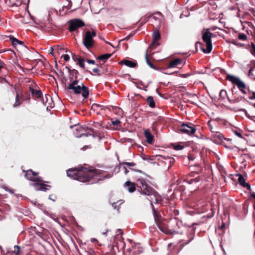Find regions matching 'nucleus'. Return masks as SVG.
<instances>
[{"instance_id":"1","label":"nucleus","mask_w":255,"mask_h":255,"mask_svg":"<svg viewBox=\"0 0 255 255\" xmlns=\"http://www.w3.org/2000/svg\"><path fill=\"white\" fill-rule=\"evenodd\" d=\"M105 173V171L100 169L83 166L69 169L67 171L68 176L80 182H89L90 184L97 183L99 181L110 178L113 176V174Z\"/></svg>"},{"instance_id":"2","label":"nucleus","mask_w":255,"mask_h":255,"mask_svg":"<svg viewBox=\"0 0 255 255\" xmlns=\"http://www.w3.org/2000/svg\"><path fill=\"white\" fill-rule=\"evenodd\" d=\"M69 73V80L70 83L66 86L65 84V89L70 93H73L75 95L81 94L83 100L88 98L89 95V91L88 87H86L82 82L79 83L78 80V75L79 72L75 69H70L66 67Z\"/></svg>"},{"instance_id":"3","label":"nucleus","mask_w":255,"mask_h":255,"mask_svg":"<svg viewBox=\"0 0 255 255\" xmlns=\"http://www.w3.org/2000/svg\"><path fill=\"white\" fill-rule=\"evenodd\" d=\"M136 185L137 190L140 194L147 196L150 204H160L162 202L161 196L143 179H139Z\"/></svg>"},{"instance_id":"4","label":"nucleus","mask_w":255,"mask_h":255,"mask_svg":"<svg viewBox=\"0 0 255 255\" xmlns=\"http://www.w3.org/2000/svg\"><path fill=\"white\" fill-rule=\"evenodd\" d=\"M169 224H176V227H174V228L172 229H169V227L162 222L156 225L159 230L166 235H174L179 234V231L178 230L180 229V226L182 225V222L180 221L178 218L175 217L170 220Z\"/></svg>"},{"instance_id":"5","label":"nucleus","mask_w":255,"mask_h":255,"mask_svg":"<svg viewBox=\"0 0 255 255\" xmlns=\"http://www.w3.org/2000/svg\"><path fill=\"white\" fill-rule=\"evenodd\" d=\"M215 35L213 33L211 32L209 28H207L205 31L202 33V39L203 41L206 43V48L203 49V52L205 53H209L212 50V43L211 38L214 37Z\"/></svg>"},{"instance_id":"6","label":"nucleus","mask_w":255,"mask_h":255,"mask_svg":"<svg viewBox=\"0 0 255 255\" xmlns=\"http://www.w3.org/2000/svg\"><path fill=\"white\" fill-rule=\"evenodd\" d=\"M96 35V33L94 30H92V32L90 31L86 32L83 39V44L88 49L94 46L95 41L93 39V37H95Z\"/></svg>"},{"instance_id":"7","label":"nucleus","mask_w":255,"mask_h":255,"mask_svg":"<svg viewBox=\"0 0 255 255\" xmlns=\"http://www.w3.org/2000/svg\"><path fill=\"white\" fill-rule=\"evenodd\" d=\"M179 131L189 135L194 134L196 131L195 125L191 123H183L179 127Z\"/></svg>"},{"instance_id":"8","label":"nucleus","mask_w":255,"mask_h":255,"mask_svg":"<svg viewBox=\"0 0 255 255\" xmlns=\"http://www.w3.org/2000/svg\"><path fill=\"white\" fill-rule=\"evenodd\" d=\"M23 171L25 173L24 176L27 179L34 182H44L42 178L38 176V172H35L31 169H29L26 171L23 170Z\"/></svg>"},{"instance_id":"9","label":"nucleus","mask_w":255,"mask_h":255,"mask_svg":"<svg viewBox=\"0 0 255 255\" xmlns=\"http://www.w3.org/2000/svg\"><path fill=\"white\" fill-rule=\"evenodd\" d=\"M84 25V22L80 19H74L70 20L69 21L68 30L70 32H72Z\"/></svg>"},{"instance_id":"10","label":"nucleus","mask_w":255,"mask_h":255,"mask_svg":"<svg viewBox=\"0 0 255 255\" xmlns=\"http://www.w3.org/2000/svg\"><path fill=\"white\" fill-rule=\"evenodd\" d=\"M29 83H31L30 81H28ZM31 84L29 85V90L30 92L32 98L33 99H39L42 97V93L40 90H35L34 89V86L36 87L37 85L34 83V82H31Z\"/></svg>"},{"instance_id":"11","label":"nucleus","mask_w":255,"mask_h":255,"mask_svg":"<svg viewBox=\"0 0 255 255\" xmlns=\"http://www.w3.org/2000/svg\"><path fill=\"white\" fill-rule=\"evenodd\" d=\"M226 79L236 85L239 88H246L245 84L239 78L231 75H227Z\"/></svg>"},{"instance_id":"12","label":"nucleus","mask_w":255,"mask_h":255,"mask_svg":"<svg viewBox=\"0 0 255 255\" xmlns=\"http://www.w3.org/2000/svg\"><path fill=\"white\" fill-rule=\"evenodd\" d=\"M160 38V34L158 30H155L152 34V42L150 44V47L152 49L155 48L157 46L159 45L158 40Z\"/></svg>"},{"instance_id":"13","label":"nucleus","mask_w":255,"mask_h":255,"mask_svg":"<svg viewBox=\"0 0 255 255\" xmlns=\"http://www.w3.org/2000/svg\"><path fill=\"white\" fill-rule=\"evenodd\" d=\"M123 234V231L122 229H118L117 231V234L116 239L114 240V244L119 249L120 247L122 249H124L126 246V244L124 241V239L120 236L119 239V243H118L116 241L117 239L119 237V235L122 236Z\"/></svg>"},{"instance_id":"14","label":"nucleus","mask_w":255,"mask_h":255,"mask_svg":"<svg viewBox=\"0 0 255 255\" xmlns=\"http://www.w3.org/2000/svg\"><path fill=\"white\" fill-rule=\"evenodd\" d=\"M209 128L212 134L218 131V119L210 120L207 123Z\"/></svg>"},{"instance_id":"15","label":"nucleus","mask_w":255,"mask_h":255,"mask_svg":"<svg viewBox=\"0 0 255 255\" xmlns=\"http://www.w3.org/2000/svg\"><path fill=\"white\" fill-rule=\"evenodd\" d=\"M33 185L34 187L36 188L37 190L43 191H46L51 187L50 185H47L41 182H36L35 183L33 184Z\"/></svg>"},{"instance_id":"16","label":"nucleus","mask_w":255,"mask_h":255,"mask_svg":"<svg viewBox=\"0 0 255 255\" xmlns=\"http://www.w3.org/2000/svg\"><path fill=\"white\" fill-rule=\"evenodd\" d=\"M153 210V214L154 218V221L156 224H157L162 222L161 216L160 213L157 211V209H155L153 203L150 204Z\"/></svg>"},{"instance_id":"17","label":"nucleus","mask_w":255,"mask_h":255,"mask_svg":"<svg viewBox=\"0 0 255 255\" xmlns=\"http://www.w3.org/2000/svg\"><path fill=\"white\" fill-rule=\"evenodd\" d=\"M23 101H24L23 99V96H21L20 94L16 92L15 95V101L12 107L14 108L19 107L22 104Z\"/></svg>"},{"instance_id":"18","label":"nucleus","mask_w":255,"mask_h":255,"mask_svg":"<svg viewBox=\"0 0 255 255\" xmlns=\"http://www.w3.org/2000/svg\"><path fill=\"white\" fill-rule=\"evenodd\" d=\"M72 58L73 60L77 62V64H78L81 68H85V64H84V60L81 57L76 55L75 54H73L72 53Z\"/></svg>"},{"instance_id":"19","label":"nucleus","mask_w":255,"mask_h":255,"mask_svg":"<svg viewBox=\"0 0 255 255\" xmlns=\"http://www.w3.org/2000/svg\"><path fill=\"white\" fill-rule=\"evenodd\" d=\"M212 137L215 138V142L217 143H221L223 140L226 139L224 138L223 134L218 130L214 134H212Z\"/></svg>"},{"instance_id":"20","label":"nucleus","mask_w":255,"mask_h":255,"mask_svg":"<svg viewBox=\"0 0 255 255\" xmlns=\"http://www.w3.org/2000/svg\"><path fill=\"white\" fill-rule=\"evenodd\" d=\"M144 135L147 143L151 144L153 142L154 136L151 133L149 129H145L144 131Z\"/></svg>"},{"instance_id":"21","label":"nucleus","mask_w":255,"mask_h":255,"mask_svg":"<svg viewBox=\"0 0 255 255\" xmlns=\"http://www.w3.org/2000/svg\"><path fill=\"white\" fill-rule=\"evenodd\" d=\"M120 64L125 65L128 67H130V68H134L137 66V64L136 63L134 62L133 61L127 60V59H124L122 60Z\"/></svg>"},{"instance_id":"22","label":"nucleus","mask_w":255,"mask_h":255,"mask_svg":"<svg viewBox=\"0 0 255 255\" xmlns=\"http://www.w3.org/2000/svg\"><path fill=\"white\" fill-rule=\"evenodd\" d=\"M9 40L13 47H16L17 44H19L24 46V43L22 41H20L12 36H9Z\"/></svg>"},{"instance_id":"23","label":"nucleus","mask_w":255,"mask_h":255,"mask_svg":"<svg viewBox=\"0 0 255 255\" xmlns=\"http://www.w3.org/2000/svg\"><path fill=\"white\" fill-rule=\"evenodd\" d=\"M125 186L128 187V191L129 192H133L135 190L136 185L133 182L128 181L125 183Z\"/></svg>"},{"instance_id":"24","label":"nucleus","mask_w":255,"mask_h":255,"mask_svg":"<svg viewBox=\"0 0 255 255\" xmlns=\"http://www.w3.org/2000/svg\"><path fill=\"white\" fill-rule=\"evenodd\" d=\"M182 60L179 58L172 60L169 64L168 68H173L181 64Z\"/></svg>"},{"instance_id":"25","label":"nucleus","mask_w":255,"mask_h":255,"mask_svg":"<svg viewBox=\"0 0 255 255\" xmlns=\"http://www.w3.org/2000/svg\"><path fill=\"white\" fill-rule=\"evenodd\" d=\"M112 55V54L106 53L99 55L97 57V59L103 61L105 63L109 58H110Z\"/></svg>"},{"instance_id":"26","label":"nucleus","mask_w":255,"mask_h":255,"mask_svg":"<svg viewBox=\"0 0 255 255\" xmlns=\"http://www.w3.org/2000/svg\"><path fill=\"white\" fill-rule=\"evenodd\" d=\"M146 101L150 108H153L155 107V103L152 96H148L146 99Z\"/></svg>"},{"instance_id":"27","label":"nucleus","mask_w":255,"mask_h":255,"mask_svg":"<svg viewBox=\"0 0 255 255\" xmlns=\"http://www.w3.org/2000/svg\"><path fill=\"white\" fill-rule=\"evenodd\" d=\"M236 176L238 177V181L240 185L243 186L246 182L244 176L240 173L237 174Z\"/></svg>"},{"instance_id":"28","label":"nucleus","mask_w":255,"mask_h":255,"mask_svg":"<svg viewBox=\"0 0 255 255\" xmlns=\"http://www.w3.org/2000/svg\"><path fill=\"white\" fill-rule=\"evenodd\" d=\"M20 95L21 96H23V99L24 101H30V92H29V91H24L23 92H22Z\"/></svg>"},{"instance_id":"29","label":"nucleus","mask_w":255,"mask_h":255,"mask_svg":"<svg viewBox=\"0 0 255 255\" xmlns=\"http://www.w3.org/2000/svg\"><path fill=\"white\" fill-rule=\"evenodd\" d=\"M200 180V177H198L195 178H192L190 179V180H188L187 178H185L184 179V182H186L189 184H193V183H198Z\"/></svg>"},{"instance_id":"30","label":"nucleus","mask_w":255,"mask_h":255,"mask_svg":"<svg viewBox=\"0 0 255 255\" xmlns=\"http://www.w3.org/2000/svg\"><path fill=\"white\" fill-rule=\"evenodd\" d=\"M145 59L148 65L151 68L154 69V70H158L159 68H157L153 63H151V62L149 60L147 57V54L146 53L145 54Z\"/></svg>"},{"instance_id":"31","label":"nucleus","mask_w":255,"mask_h":255,"mask_svg":"<svg viewBox=\"0 0 255 255\" xmlns=\"http://www.w3.org/2000/svg\"><path fill=\"white\" fill-rule=\"evenodd\" d=\"M242 111L245 112V115L247 118L255 122V115L250 114L245 109H243Z\"/></svg>"},{"instance_id":"32","label":"nucleus","mask_w":255,"mask_h":255,"mask_svg":"<svg viewBox=\"0 0 255 255\" xmlns=\"http://www.w3.org/2000/svg\"><path fill=\"white\" fill-rule=\"evenodd\" d=\"M242 99H243L246 100L245 98L243 97H238L237 98H234V99H230L229 98H228V99L229 101L231 103H236L239 102H240L242 100Z\"/></svg>"},{"instance_id":"33","label":"nucleus","mask_w":255,"mask_h":255,"mask_svg":"<svg viewBox=\"0 0 255 255\" xmlns=\"http://www.w3.org/2000/svg\"><path fill=\"white\" fill-rule=\"evenodd\" d=\"M13 253L15 254V255H20L21 254V249L20 247L17 245H15L14 246V250L12 251Z\"/></svg>"},{"instance_id":"34","label":"nucleus","mask_w":255,"mask_h":255,"mask_svg":"<svg viewBox=\"0 0 255 255\" xmlns=\"http://www.w3.org/2000/svg\"><path fill=\"white\" fill-rule=\"evenodd\" d=\"M165 159L169 162V166H171L175 162V159L171 157L168 156Z\"/></svg>"},{"instance_id":"35","label":"nucleus","mask_w":255,"mask_h":255,"mask_svg":"<svg viewBox=\"0 0 255 255\" xmlns=\"http://www.w3.org/2000/svg\"><path fill=\"white\" fill-rule=\"evenodd\" d=\"M121 201H117L116 202H114L113 204H112V206L115 209H117V210H119V208H120V206L123 203V202H121L120 204H119V205L117 206V204L121 202Z\"/></svg>"},{"instance_id":"36","label":"nucleus","mask_w":255,"mask_h":255,"mask_svg":"<svg viewBox=\"0 0 255 255\" xmlns=\"http://www.w3.org/2000/svg\"><path fill=\"white\" fill-rule=\"evenodd\" d=\"M247 38V35L244 33H240L238 36V38L241 40H246Z\"/></svg>"},{"instance_id":"37","label":"nucleus","mask_w":255,"mask_h":255,"mask_svg":"<svg viewBox=\"0 0 255 255\" xmlns=\"http://www.w3.org/2000/svg\"><path fill=\"white\" fill-rule=\"evenodd\" d=\"M194 231H193V230H192L190 233V239L186 243V244H188L194 239Z\"/></svg>"},{"instance_id":"38","label":"nucleus","mask_w":255,"mask_h":255,"mask_svg":"<svg viewBox=\"0 0 255 255\" xmlns=\"http://www.w3.org/2000/svg\"><path fill=\"white\" fill-rule=\"evenodd\" d=\"M249 99L255 100V92L249 91Z\"/></svg>"},{"instance_id":"39","label":"nucleus","mask_w":255,"mask_h":255,"mask_svg":"<svg viewBox=\"0 0 255 255\" xmlns=\"http://www.w3.org/2000/svg\"><path fill=\"white\" fill-rule=\"evenodd\" d=\"M173 148L176 150H180L184 148V146L180 144L174 145Z\"/></svg>"},{"instance_id":"40","label":"nucleus","mask_w":255,"mask_h":255,"mask_svg":"<svg viewBox=\"0 0 255 255\" xmlns=\"http://www.w3.org/2000/svg\"><path fill=\"white\" fill-rule=\"evenodd\" d=\"M100 107V106L97 104H94L92 105L91 110L95 111L98 110V109Z\"/></svg>"},{"instance_id":"41","label":"nucleus","mask_w":255,"mask_h":255,"mask_svg":"<svg viewBox=\"0 0 255 255\" xmlns=\"http://www.w3.org/2000/svg\"><path fill=\"white\" fill-rule=\"evenodd\" d=\"M243 187H246L247 188V189L250 191V193H251V192H253L252 191L251 186L249 183H246L243 186Z\"/></svg>"},{"instance_id":"42","label":"nucleus","mask_w":255,"mask_h":255,"mask_svg":"<svg viewBox=\"0 0 255 255\" xmlns=\"http://www.w3.org/2000/svg\"><path fill=\"white\" fill-rule=\"evenodd\" d=\"M122 164L126 165L128 166H133L135 165V163L134 162H123Z\"/></svg>"},{"instance_id":"43","label":"nucleus","mask_w":255,"mask_h":255,"mask_svg":"<svg viewBox=\"0 0 255 255\" xmlns=\"http://www.w3.org/2000/svg\"><path fill=\"white\" fill-rule=\"evenodd\" d=\"M67 0L68 1V4H67V6H63V8H67L68 9H69L72 5V2L71 0Z\"/></svg>"},{"instance_id":"44","label":"nucleus","mask_w":255,"mask_h":255,"mask_svg":"<svg viewBox=\"0 0 255 255\" xmlns=\"http://www.w3.org/2000/svg\"><path fill=\"white\" fill-rule=\"evenodd\" d=\"M211 210H212V213H211V215L208 216V217L209 218H211V217H213L215 214V209L214 207L212 206V204H211Z\"/></svg>"},{"instance_id":"45","label":"nucleus","mask_w":255,"mask_h":255,"mask_svg":"<svg viewBox=\"0 0 255 255\" xmlns=\"http://www.w3.org/2000/svg\"><path fill=\"white\" fill-rule=\"evenodd\" d=\"M121 123V122L120 120H116L115 121H112V125H113L114 126H118L119 125H120Z\"/></svg>"},{"instance_id":"46","label":"nucleus","mask_w":255,"mask_h":255,"mask_svg":"<svg viewBox=\"0 0 255 255\" xmlns=\"http://www.w3.org/2000/svg\"><path fill=\"white\" fill-rule=\"evenodd\" d=\"M192 75H193V74L192 73H186V74H181V77L182 78H187Z\"/></svg>"},{"instance_id":"47","label":"nucleus","mask_w":255,"mask_h":255,"mask_svg":"<svg viewBox=\"0 0 255 255\" xmlns=\"http://www.w3.org/2000/svg\"><path fill=\"white\" fill-rule=\"evenodd\" d=\"M249 206V202L247 201H246L244 204H243V208L244 210H246V208Z\"/></svg>"},{"instance_id":"48","label":"nucleus","mask_w":255,"mask_h":255,"mask_svg":"<svg viewBox=\"0 0 255 255\" xmlns=\"http://www.w3.org/2000/svg\"><path fill=\"white\" fill-rule=\"evenodd\" d=\"M234 133L240 138H243V136L240 131L235 130L234 131Z\"/></svg>"},{"instance_id":"49","label":"nucleus","mask_w":255,"mask_h":255,"mask_svg":"<svg viewBox=\"0 0 255 255\" xmlns=\"http://www.w3.org/2000/svg\"><path fill=\"white\" fill-rule=\"evenodd\" d=\"M62 57H63L64 61H68L70 59V57L67 54L62 55Z\"/></svg>"},{"instance_id":"50","label":"nucleus","mask_w":255,"mask_h":255,"mask_svg":"<svg viewBox=\"0 0 255 255\" xmlns=\"http://www.w3.org/2000/svg\"><path fill=\"white\" fill-rule=\"evenodd\" d=\"M0 83H7L9 84L8 81L4 78L1 77L0 76Z\"/></svg>"},{"instance_id":"51","label":"nucleus","mask_w":255,"mask_h":255,"mask_svg":"<svg viewBox=\"0 0 255 255\" xmlns=\"http://www.w3.org/2000/svg\"><path fill=\"white\" fill-rule=\"evenodd\" d=\"M252 50L251 51V52L253 55H255V45L253 43H252Z\"/></svg>"},{"instance_id":"52","label":"nucleus","mask_w":255,"mask_h":255,"mask_svg":"<svg viewBox=\"0 0 255 255\" xmlns=\"http://www.w3.org/2000/svg\"><path fill=\"white\" fill-rule=\"evenodd\" d=\"M45 98L46 99V101L45 102V104H46L48 102V99H50V100H52L51 97L48 94H46L45 95Z\"/></svg>"},{"instance_id":"53","label":"nucleus","mask_w":255,"mask_h":255,"mask_svg":"<svg viewBox=\"0 0 255 255\" xmlns=\"http://www.w3.org/2000/svg\"><path fill=\"white\" fill-rule=\"evenodd\" d=\"M254 70V67H251L249 71V76H253L254 74L252 73V71Z\"/></svg>"},{"instance_id":"54","label":"nucleus","mask_w":255,"mask_h":255,"mask_svg":"<svg viewBox=\"0 0 255 255\" xmlns=\"http://www.w3.org/2000/svg\"><path fill=\"white\" fill-rule=\"evenodd\" d=\"M87 61L89 64H95V61L94 60L87 59Z\"/></svg>"},{"instance_id":"55","label":"nucleus","mask_w":255,"mask_h":255,"mask_svg":"<svg viewBox=\"0 0 255 255\" xmlns=\"http://www.w3.org/2000/svg\"><path fill=\"white\" fill-rule=\"evenodd\" d=\"M74 127L76 128L75 129L77 131L80 130L81 129V128L80 126L75 125Z\"/></svg>"},{"instance_id":"56","label":"nucleus","mask_w":255,"mask_h":255,"mask_svg":"<svg viewBox=\"0 0 255 255\" xmlns=\"http://www.w3.org/2000/svg\"><path fill=\"white\" fill-rule=\"evenodd\" d=\"M99 69L98 68H94L93 69V71L96 73H97L98 75H100V74L99 73Z\"/></svg>"},{"instance_id":"57","label":"nucleus","mask_w":255,"mask_h":255,"mask_svg":"<svg viewBox=\"0 0 255 255\" xmlns=\"http://www.w3.org/2000/svg\"><path fill=\"white\" fill-rule=\"evenodd\" d=\"M174 214L175 216H177L179 214V211L178 210H175L174 211Z\"/></svg>"},{"instance_id":"58","label":"nucleus","mask_w":255,"mask_h":255,"mask_svg":"<svg viewBox=\"0 0 255 255\" xmlns=\"http://www.w3.org/2000/svg\"><path fill=\"white\" fill-rule=\"evenodd\" d=\"M240 89V90H241L242 91V92L244 94H247V92L245 90V88H239Z\"/></svg>"},{"instance_id":"59","label":"nucleus","mask_w":255,"mask_h":255,"mask_svg":"<svg viewBox=\"0 0 255 255\" xmlns=\"http://www.w3.org/2000/svg\"><path fill=\"white\" fill-rule=\"evenodd\" d=\"M108 232V230H105V231H104L102 232V234L105 236H106Z\"/></svg>"},{"instance_id":"60","label":"nucleus","mask_w":255,"mask_h":255,"mask_svg":"<svg viewBox=\"0 0 255 255\" xmlns=\"http://www.w3.org/2000/svg\"><path fill=\"white\" fill-rule=\"evenodd\" d=\"M4 65V63L0 62V70L3 67V65Z\"/></svg>"},{"instance_id":"61","label":"nucleus","mask_w":255,"mask_h":255,"mask_svg":"<svg viewBox=\"0 0 255 255\" xmlns=\"http://www.w3.org/2000/svg\"><path fill=\"white\" fill-rule=\"evenodd\" d=\"M171 229L174 228V227H176V224H170Z\"/></svg>"},{"instance_id":"62","label":"nucleus","mask_w":255,"mask_h":255,"mask_svg":"<svg viewBox=\"0 0 255 255\" xmlns=\"http://www.w3.org/2000/svg\"><path fill=\"white\" fill-rule=\"evenodd\" d=\"M89 147H90V145H89V146H88V145L85 146L84 147H83V149L85 150V149H86L87 148H88Z\"/></svg>"},{"instance_id":"63","label":"nucleus","mask_w":255,"mask_h":255,"mask_svg":"<svg viewBox=\"0 0 255 255\" xmlns=\"http://www.w3.org/2000/svg\"><path fill=\"white\" fill-rule=\"evenodd\" d=\"M249 103H250V105L253 106L255 108V103H253L250 102Z\"/></svg>"},{"instance_id":"64","label":"nucleus","mask_w":255,"mask_h":255,"mask_svg":"<svg viewBox=\"0 0 255 255\" xmlns=\"http://www.w3.org/2000/svg\"><path fill=\"white\" fill-rule=\"evenodd\" d=\"M88 134H87V133H82L81 134V136H88Z\"/></svg>"}]
</instances>
